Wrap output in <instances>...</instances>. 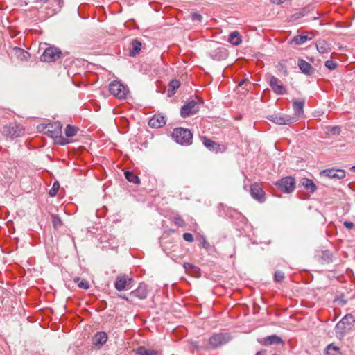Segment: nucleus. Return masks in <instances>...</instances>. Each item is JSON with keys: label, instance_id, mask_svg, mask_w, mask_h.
<instances>
[{"label": "nucleus", "instance_id": "obj_1", "mask_svg": "<svg viewBox=\"0 0 355 355\" xmlns=\"http://www.w3.org/2000/svg\"><path fill=\"white\" fill-rule=\"evenodd\" d=\"M293 107L295 115L297 116H291L286 114H273L268 117L272 122L278 125H288L291 124L297 121V117L302 116L304 114V105L305 101L304 99L297 100L295 98L292 100Z\"/></svg>", "mask_w": 355, "mask_h": 355}, {"label": "nucleus", "instance_id": "obj_2", "mask_svg": "<svg viewBox=\"0 0 355 355\" xmlns=\"http://www.w3.org/2000/svg\"><path fill=\"white\" fill-rule=\"evenodd\" d=\"M202 103L201 99L198 97L188 101L181 107L180 114L182 117L187 118L191 115L196 114L198 112Z\"/></svg>", "mask_w": 355, "mask_h": 355}, {"label": "nucleus", "instance_id": "obj_3", "mask_svg": "<svg viewBox=\"0 0 355 355\" xmlns=\"http://www.w3.org/2000/svg\"><path fill=\"white\" fill-rule=\"evenodd\" d=\"M172 137L181 145H189L191 144L193 135L189 129L177 128L173 130Z\"/></svg>", "mask_w": 355, "mask_h": 355}, {"label": "nucleus", "instance_id": "obj_4", "mask_svg": "<svg viewBox=\"0 0 355 355\" xmlns=\"http://www.w3.org/2000/svg\"><path fill=\"white\" fill-rule=\"evenodd\" d=\"M231 339H232V337L230 335V334H227V333L215 334L209 338V348H211V349L217 348L221 345H223L227 343L228 342H230L231 340ZM207 349H208V347H207Z\"/></svg>", "mask_w": 355, "mask_h": 355}, {"label": "nucleus", "instance_id": "obj_5", "mask_svg": "<svg viewBox=\"0 0 355 355\" xmlns=\"http://www.w3.org/2000/svg\"><path fill=\"white\" fill-rule=\"evenodd\" d=\"M109 91L111 94L119 99L125 98L128 93V89L116 80H114L109 84Z\"/></svg>", "mask_w": 355, "mask_h": 355}, {"label": "nucleus", "instance_id": "obj_6", "mask_svg": "<svg viewBox=\"0 0 355 355\" xmlns=\"http://www.w3.org/2000/svg\"><path fill=\"white\" fill-rule=\"evenodd\" d=\"M132 282L133 279L132 277H129L125 274L119 275L116 278L114 287L117 291H119L130 289L132 288Z\"/></svg>", "mask_w": 355, "mask_h": 355}, {"label": "nucleus", "instance_id": "obj_7", "mask_svg": "<svg viewBox=\"0 0 355 355\" xmlns=\"http://www.w3.org/2000/svg\"><path fill=\"white\" fill-rule=\"evenodd\" d=\"M277 187L284 193H291L294 190L295 181L293 178L288 176L276 182Z\"/></svg>", "mask_w": 355, "mask_h": 355}, {"label": "nucleus", "instance_id": "obj_8", "mask_svg": "<svg viewBox=\"0 0 355 355\" xmlns=\"http://www.w3.org/2000/svg\"><path fill=\"white\" fill-rule=\"evenodd\" d=\"M24 128L16 123H10L3 127V134L10 137H19L24 133Z\"/></svg>", "mask_w": 355, "mask_h": 355}, {"label": "nucleus", "instance_id": "obj_9", "mask_svg": "<svg viewBox=\"0 0 355 355\" xmlns=\"http://www.w3.org/2000/svg\"><path fill=\"white\" fill-rule=\"evenodd\" d=\"M62 124L59 121H54L47 124L44 128V132L51 137L58 138L62 135Z\"/></svg>", "mask_w": 355, "mask_h": 355}, {"label": "nucleus", "instance_id": "obj_10", "mask_svg": "<svg viewBox=\"0 0 355 355\" xmlns=\"http://www.w3.org/2000/svg\"><path fill=\"white\" fill-rule=\"evenodd\" d=\"M61 51L55 47H49L45 49L41 56V61L51 62L60 58Z\"/></svg>", "mask_w": 355, "mask_h": 355}, {"label": "nucleus", "instance_id": "obj_11", "mask_svg": "<svg viewBox=\"0 0 355 355\" xmlns=\"http://www.w3.org/2000/svg\"><path fill=\"white\" fill-rule=\"evenodd\" d=\"M250 195L259 202H263L266 200V193L261 184L257 182L251 184Z\"/></svg>", "mask_w": 355, "mask_h": 355}, {"label": "nucleus", "instance_id": "obj_12", "mask_svg": "<svg viewBox=\"0 0 355 355\" xmlns=\"http://www.w3.org/2000/svg\"><path fill=\"white\" fill-rule=\"evenodd\" d=\"M269 85L273 92L278 95H283L287 92L286 87L281 80L274 76H269Z\"/></svg>", "mask_w": 355, "mask_h": 355}, {"label": "nucleus", "instance_id": "obj_13", "mask_svg": "<svg viewBox=\"0 0 355 355\" xmlns=\"http://www.w3.org/2000/svg\"><path fill=\"white\" fill-rule=\"evenodd\" d=\"M322 173L331 179L340 180L345 177V171L341 169L330 168L323 171Z\"/></svg>", "mask_w": 355, "mask_h": 355}, {"label": "nucleus", "instance_id": "obj_14", "mask_svg": "<svg viewBox=\"0 0 355 355\" xmlns=\"http://www.w3.org/2000/svg\"><path fill=\"white\" fill-rule=\"evenodd\" d=\"M130 295L141 300L146 299L148 295V288L145 284H140L136 290L132 291Z\"/></svg>", "mask_w": 355, "mask_h": 355}, {"label": "nucleus", "instance_id": "obj_15", "mask_svg": "<svg viewBox=\"0 0 355 355\" xmlns=\"http://www.w3.org/2000/svg\"><path fill=\"white\" fill-rule=\"evenodd\" d=\"M63 6V0H53L52 7H46V15L48 17H52L60 11Z\"/></svg>", "mask_w": 355, "mask_h": 355}, {"label": "nucleus", "instance_id": "obj_16", "mask_svg": "<svg viewBox=\"0 0 355 355\" xmlns=\"http://www.w3.org/2000/svg\"><path fill=\"white\" fill-rule=\"evenodd\" d=\"M166 124V119L162 114H155L148 121V125L155 128L164 126Z\"/></svg>", "mask_w": 355, "mask_h": 355}, {"label": "nucleus", "instance_id": "obj_17", "mask_svg": "<svg viewBox=\"0 0 355 355\" xmlns=\"http://www.w3.org/2000/svg\"><path fill=\"white\" fill-rule=\"evenodd\" d=\"M298 67L304 74L311 75L315 71L314 68L304 60L300 59L298 60Z\"/></svg>", "mask_w": 355, "mask_h": 355}, {"label": "nucleus", "instance_id": "obj_18", "mask_svg": "<svg viewBox=\"0 0 355 355\" xmlns=\"http://www.w3.org/2000/svg\"><path fill=\"white\" fill-rule=\"evenodd\" d=\"M107 340V335L103 331L98 332L93 338V343L95 345L102 346Z\"/></svg>", "mask_w": 355, "mask_h": 355}, {"label": "nucleus", "instance_id": "obj_19", "mask_svg": "<svg viewBox=\"0 0 355 355\" xmlns=\"http://www.w3.org/2000/svg\"><path fill=\"white\" fill-rule=\"evenodd\" d=\"M261 343L264 345L283 344V340L280 337L276 335H272L263 338V341H261Z\"/></svg>", "mask_w": 355, "mask_h": 355}, {"label": "nucleus", "instance_id": "obj_20", "mask_svg": "<svg viewBox=\"0 0 355 355\" xmlns=\"http://www.w3.org/2000/svg\"><path fill=\"white\" fill-rule=\"evenodd\" d=\"M313 38V35L310 34L309 35H298L297 36H295L292 40L291 42L294 43L297 45L302 44L305 43L306 41L311 40Z\"/></svg>", "mask_w": 355, "mask_h": 355}, {"label": "nucleus", "instance_id": "obj_21", "mask_svg": "<svg viewBox=\"0 0 355 355\" xmlns=\"http://www.w3.org/2000/svg\"><path fill=\"white\" fill-rule=\"evenodd\" d=\"M202 143L210 150L218 152L220 149L219 144L207 137H203Z\"/></svg>", "mask_w": 355, "mask_h": 355}, {"label": "nucleus", "instance_id": "obj_22", "mask_svg": "<svg viewBox=\"0 0 355 355\" xmlns=\"http://www.w3.org/2000/svg\"><path fill=\"white\" fill-rule=\"evenodd\" d=\"M302 185L311 193L315 191L317 187L312 180L308 178H302L301 180Z\"/></svg>", "mask_w": 355, "mask_h": 355}, {"label": "nucleus", "instance_id": "obj_23", "mask_svg": "<svg viewBox=\"0 0 355 355\" xmlns=\"http://www.w3.org/2000/svg\"><path fill=\"white\" fill-rule=\"evenodd\" d=\"M318 51L321 53H327L330 51L329 44L324 40H319L316 44Z\"/></svg>", "mask_w": 355, "mask_h": 355}, {"label": "nucleus", "instance_id": "obj_24", "mask_svg": "<svg viewBox=\"0 0 355 355\" xmlns=\"http://www.w3.org/2000/svg\"><path fill=\"white\" fill-rule=\"evenodd\" d=\"M132 49L130 51V55L135 56L139 53L141 49V43L138 40H133L131 42Z\"/></svg>", "mask_w": 355, "mask_h": 355}, {"label": "nucleus", "instance_id": "obj_25", "mask_svg": "<svg viewBox=\"0 0 355 355\" xmlns=\"http://www.w3.org/2000/svg\"><path fill=\"white\" fill-rule=\"evenodd\" d=\"M228 42L233 45L237 46L242 42L241 35L238 31L232 32L230 34Z\"/></svg>", "mask_w": 355, "mask_h": 355}, {"label": "nucleus", "instance_id": "obj_26", "mask_svg": "<svg viewBox=\"0 0 355 355\" xmlns=\"http://www.w3.org/2000/svg\"><path fill=\"white\" fill-rule=\"evenodd\" d=\"M138 355H159V352L154 349H147L145 347H139L136 351Z\"/></svg>", "mask_w": 355, "mask_h": 355}, {"label": "nucleus", "instance_id": "obj_27", "mask_svg": "<svg viewBox=\"0 0 355 355\" xmlns=\"http://www.w3.org/2000/svg\"><path fill=\"white\" fill-rule=\"evenodd\" d=\"M340 351L338 347L329 344L325 349V355H340Z\"/></svg>", "mask_w": 355, "mask_h": 355}, {"label": "nucleus", "instance_id": "obj_28", "mask_svg": "<svg viewBox=\"0 0 355 355\" xmlns=\"http://www.w3.org/2000/svg\"><path fill=\"white\" fill-rule=\"evenodd\" d=\"M125 178L130 182L138 184L140 182L139 178L131 171L125 172Z\"/></svg>", "mask_w": 355, "mask_h": 355}, {"label": "nucleus", "instance_id": "obj_29", "mask_svg": "<svg viewBox=\"0 0 355 355\" xmlns=\"http://www.w3.org/2000/svg\"><path fill=\"white\" fill-rule=\"evenodd\" d=\"M340 322L346 327L350 326L355 322V318L352 314H347L341 319Z\"/></svg>", "mask_w": 355, "mask_h": 355}, {"label": "nucleus", "instance_id": "obj_30", "mask_svg": "<svg viewBox=\"0 0 355 355\" xmlns=\"http://www.w3.org/2000/svg\"><path fill=\"white\" fill-rule=\"evenodd\" d=\"M78 130V128L75 126L67 125L64 130L65 135L68 137H73L76 135Z\"/></svg>", "mask_w": 355, "mask_h": 355}, {"label": "nucleus", "instance_id": "obj_31", "mask_svg": "<svg viewBox=\"0 0 355 355\" xmlns=\"http://www.w3.org/2000/svg\"><path fill=\"white\" fill-rule=\"evenodd\" d=\"M180 83L177 80H173L170 82L169 87L171 88V92L168 90V96H171L175 93V91L179 88Z\"/></svg>", "mask_w": 355, "mask_h": 355}, {"label": "nucleus", "instance_id": "obj_32", "mask_svg": "<svg viewBox=\"0 0 355 355\" xmlns=\"http://www.w3.org/2000/svg\"><path fill=\"white\" fill-rule=\"evenodd\" d=\"M74 282L78 283V286L80 288L88 289L89 288V284L86 280H82L79 282L80 278L76 277L73 279Z\"/></svg>", "mask_w": 355, "mask_h": 355}, {"label": "nucleus", "instance_id": "obj_33", "mask_svg": "<svg viewBox=\"0 0 355 355\" xmlns=\"http://www.w3.org/2000/svg\"><path fill=\"white\" fill-rule=\"evenodd\" d=\"M327 133L332 135H338L340 133V128L339 126H327Z\"/></svg>", "mask_w": 355, "mask_h": 355}, {"label": "nucleus", "instance_id": "obj_34", "mask_svg": "<svg viewBox=\"0 0 355 355\" xmlns=\"http://www.w3.org/2000/svg\"><path fill=\"white\" fill-rule=\"evenodd\" d=\"M52 223H53V226L55 229L60 228L62 225V222L60 218L58 215H55V214L52 215Z\"/></svg>", "mask_w": 355, "mask_h": 355}, {"label": "nucleus", "instance_id": "obj_35", "mask_svg": "<svg viewBox=\"0 0 355 355\" xmlns=\"http://www.w3.org/2000/svg\"><path fill=\"white\" fill-rule=\"evenodd\" d=\"M183 267L187 272L191 271L192 272H198L199 268L189 263H184Z\"/></svg>", "mask_w": 355, "mask_h": 355}, {"label": "nucleus", "instance_id": "obj_36", "mask_svg": "<svg viewBox=\"0 0 355 355\" xmlns=\"http://www.w3.org/2000/svg\"><path fill=\"white\" fill-rule=\"evenodd\" d=\"M59 188H60V184H59L58 182H54L51 189L49 191V195L51 197L55 196L57 194V193L59 190Z\"/></svg>", "mask_w": 355, "mask_h": 355}, {"label": "nucleus", "instance_id": "obj_37", "mask_svg": "<svg viewBox=\"0 0 355 355\" xmlns=\"http://www.w3.org/2000/svg\"><path fill=\"white\" fill-rule=\"evenodd\" d=\"M347 329V327L345 326L340 321L336 325V334L343 335L345 330Z\"/></svg>", "mask_w": 355, "mask_h": 355}, {"label": "nucleus", "instance_id": "obj_38", "mask_svg": "<svg viewBox=\"0 0 355 355\" xmlns=\"http://www.w3.org/2000/svg\"><path fill=\"white\" fill-rule=\"evenodd\" d=\"M173 223L178 226V227H183L185 226V222L184 220L182 219V217L179 216H175L173 218Z\"/></svg>", "mask_w": 355, "mask_h": 355}, {"label": "nucleus", "instance_id": "obj_39", "mask_svg": "<svg viewBox=\"0 0 355 355\" xmlns=\"http://www.w3.org/2000/svg\"><path fill=\"white\" fill-rule=\"evenodd\" d=\"M284 279V273L282 271L277 270L274 275V279L277 282H281Z\"/></svg>", "mask_w": 355, "mask_h": 355}, {"label": "nucleus", "instance_id": "obj_40", "mask_svg": "<svg viewBox=\"0 0 355 355\" xmlns=\"http://www.w3.org/2000/svg\"><path fill=\"white\" fill-rule=\"evenodd\" d=\"M325 66L330 70H333L336 68L337 64L331 60H327L325 62Z\"/></svg>", "mask_w": 355, "mask_h": 355}, {"label": "nucleus", "instance_id": "obj_41", "mask_svg": "<svg viewBox=\"0 0 355 355\" xmlns=\"http://www.w3.org/2000/svg\"><path fill=\"white\" fill-rule=\"evenodd\" d=\"M191 19L193 21H198V22H200L201 20H202V15L198 14V13H192L191 15Z\"/></svg>", "mask_w": 355, "mask_h": 355}, {"label": "nucleus", "instance_id": "obj_42", "mask_svg": "<svg viewBox=\"0 0 355 355\" xmlns=\"http://www.w3.org/2000/svg\"><path fill=\"white\" fill-rule=\"evenodd\" d=\"M182 236L186 241L192 242L193 241V236L191 233H184Z\"/></svg>", "mask_w": 355, "mask_h": 355}, {"label": "nucleus", "instance_id": "obj_43", "mask_svg": "<svg viewBox=\"0 0 355 355\" xmlns=\"http://www.w3.org/2000/svg\"><path fill=\"white\" fill-rule=\"evenodd\" d=\"M200 244L202 247L206 250L209 249L210 247L209 243L206 241L205 238H201Z\"/></svg>", "mask_w": 355, "mask_h": 355}, {"label": "nucleus", "instance_id": "obj_44", "mask_svg": "<svg viewBox=\"0 0 355 355\" xmlns=\"http://www.w3.org/2000/svg\"><path fill=\"white\" fill-rule=\"evenodd\" d=\"M343 225L347 228V229H352L354 227V224L352 222H349V221H345L343 223Z\"/></svg>", "mask_w": 355, "mask_h": 355}, {"label": "nucleus", "instance_id": "obj_45", "mask_svg": "<svg viewBox=\"0 0 355 355\" xmlns=\"http://www.w3.org/2000/svg\"><path fill=\"white\" fill-rule=\"evenodd\" d=\"M286 0H272V2L275 4H282Z\"/></svg>", "mask_w": 355, "mask_h": 355}, {"label": "nucleus", "instance_id": "obj_46", "mask_svg": "<svg viewBox=\"0 0 355 355\" xmlns=\"http://www.w3.org/2000/svg\"><path fill=\"white\" fill-rule=\"evenodd\" d=\"M119 297L123 298V299H124V300H125L126 301H129L128 297H127L125 295H120Z\"/></svg>", "mask_w": 355, "mask_h": 355}, {"label": "nucleus", "instance_id": "obj_47", "mask_svg": "<svg viewBox=\"0 0 355 355\" xmlns=\"http://www.w3.org/2000/svg\"><path fill=\"white\" fill-rule=\"evenodd\" d=\"M216 51H218V53H222L223 51V49H218Z\"/></svg>", "mask_w": 355, "mask_h": 355}, {"label": "nucleus", "instance_id": "obj_48", "mask_svg": "<svg viewBox=\"0 0 355 355\" xmlns=\"http://www.w3.org/2000/svg\"><path fill=\"white\" fill-rule=\"evenodd\" d=\"M22 53L24 54V56H25V55H29L28 52L24 51H22Z\"/></svg>", "mask_w": 355, "mask_h": 355}, {"label": "nucleus", "instance_id": "obj_49", "mask_svg": "<svg viewBox=\"0 0 355 355\" xmlns=\"http://www.w3.org/2000/svg\"><path fill=\"white\" fill-rule=\"evenodd\" d=\"M35 1L38 2H45L46 0H35Z\"/></svg>", "mask_w": 355, "mask_h": 355}, {"label": "nucleus", "instance_id": "obj_50", "mask_svg": "<svg viewBox=\"0 0 355 355\" xmlns=\"http://www.w3.org/2000/svg\"><path fill=\"white\" fill-rule=\"evenodd\" d=\"M256 355H263L261 352H257Z\"/></svg>", "mask_w": 355, "mask_h": 355}, {"label": "nucleus", "instance_id": "obj_51", "mask_svg": "<svg viewBox=\"0 0 355 355\" xmlns=\"http://www.w3.org/2000/svg\"><path fill=\"white\" fill-rule=\"evenodd\" d=\"M194 347L196 349H198L200 348L198 345H194Z\"/></svg>", "mask_w": 355, "mask_h": 355}, {"label": "nucleus", "instance_id": "obj_52", "mask_svg": "<svg viewBox=\"0 0 355 355\" xmlns=\"http://www.w3.org/2000/svg\"><path fill=\"white\" fill-rule=\"evenodd\" d=\"M351 169H355V166H352V167L351 168Z\"/></svg>", "mask_w": 355, "mask_h": 355}]
</instances>
